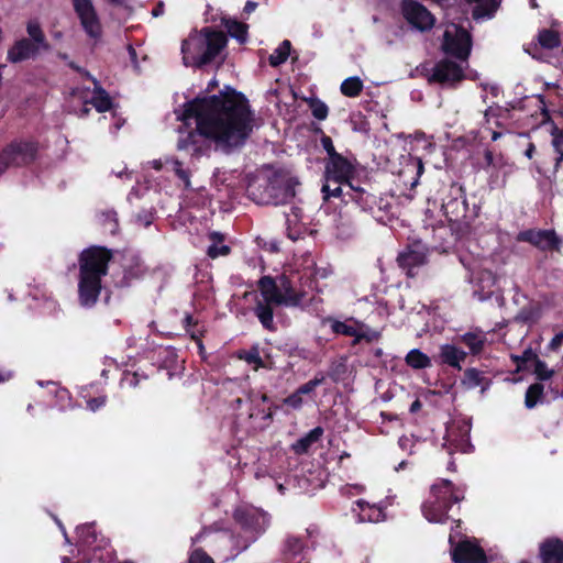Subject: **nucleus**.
Segmentation results:
<instances>
[{
    "instance_id": "7",
    "label": "nucleus",
    "mask_w": 563,
    "mask_h": 563,
    "mask_svg": "<svg viewBox=\"0 0 563 563\" xmlns=\"http://www.w3.org/2000/svg\"><path fill=\"white\" fill-rule=\"evenodd\" d=\"M472 49L471 34L462 26L451 23L446 26L441 51L459 60L466 62Z\"/></svg>"
},
{
    "instance_id": "57",
    "label": "nucleus",
    "mask_w": 563,
    "mask_h": 563,
    "mask_svg": "<svg viewBox=\"0 0 563 563\" xmlns=\"http://www.w3.org/2000/svg\"><path fill=\"white\" fill-rule=\"evenodd\" d=\"M499 111V109L494 108V106L488 107L484 112V119L486 123H489L492 119H495V112Z\"/></svg>"
},
{
    "instance_id": "52",
    "label": "nucleus",
    "mask_w": 563,
    "mask_h": 563,
    "mask_svg": "<svg viewBox=\"0 0 563 563\" xmlns=\"http://www.w3.org/2000/svg\"><path fill=\"white\" fill-rule=\"evenodd\" d=\"M361 336H363V340L366 342H373L380 338V333L378 331L367 329L366 331L362 330Z\"/></svg>"
},
{
    "instance_id": "9",
    "label": "nucleus",
    "mask_w": 563,
    "mask_h": 563,
    "mask_svg": "<svg viewBox=\"0 0 563 563\" xmlns=\"http://www.w3.org/2000/svg\"><path fill=\"white\" fill-rule=\"evenodd\" d=\"M36 152L37 147L33 142H11L0 153V165L4 170L10 167L27 165L34 161Z\"/></svg>"
},
{
    "instance_id": "60",
    "label": "nucleus",
    "mask_w": 563,
    "mask_h": 563,
    "mask_svg": "<svg viewBox=\"0 0 563 563\" xmlns=\"http://www.w3.org/2000/svg\"><path fill=\"white\" fill-rule=\"evenodd\" d=\"M534 152H536V145L530 142L527 146V150L525 151V155L527 158L531 159L533 157Z\"/></svg>"
},
{
    "instance_id": "56",
    "label": "nucleus",
    "mask_w": 563,
    "mask_h": 563,
    "mask_svg": "<svg viewBox=\"0 0 563 563\" xmlns=\"http://www.w3.org/2000/svg\"><path fill=\"white\" fill-rule=\"evenodd\" d=\"M106 402V398L104 397H98V398H92L90 399L87 405H88V408L92 411H96L97 409H99L100 407H102Z\"/></svg>"
},
{
    "instance_id": "21",
    "label": "nucleus",
    "mask_w": 563,
    "mask_h": 563,
    "mask_svg": "<svg viewBox=\"0 0 563 563\" xmlns=\"http://www.w3.org/2000/svg\"><path fill=\"white\" fill-rule=\"evenodd\" d=\"M439 358L442 364L461 369V363L466 358V352L453 344H443L440 346Z\"/></svg>"
},
{
    "instance_id": "23",
    "label": "nucleus",
    "mask_w": 563,
    "mask_h": 563,
    "mask_svg": "<svg viewBox=\"0 0 563 563\" xmlns=\"http://www.w3.org/2000/svg\"><path fill=\"white\" fill-rule=\"evenodd\" d=\"M468 3H475L472 16L474 20L492 18L497 11L500 0H466Z\"/></svg>"
},
{
    "instance_id": "12",
    "label": "nucleus",
    "mask_w": 563,
    "mask_h": 563,
    "mask_svg": "<svg viewBox=\"0 0 563 563\" xmlns=\"http://www.w3.org/2000/svg\"><path fill=\"white\" fill-rule=\"evenodd\" d=\"M401 9L405 19L417 30L428 31L434 25V16L417 1L404 0Z\"/></svg>"
},
{
    "instance_id": "36",
    "label": "nucleus",
    "mask_w": 563,
    "mask_h": 563,
    "mask_svg": "<svg viewBox=\"0 0 563 563\" xmlns=\"http://www.w3.org/2000/svg\"><path fill=\"white\" fill-rule=\"evenodd\" d=\"M210 238L216 241L213 244H211L208 250L207 254L211 258H217L218 256H224L230 253V247L228 245H218L217 242H221L223 240L222 234L218 232H212L210 234Z\"/></svg>"
},
{
    "instance_id": "10",
    "label": "nucleus",
    "mask_w": 563,
    "mask_h": 563,
    "mask_svg": "<svg viewBox=\"0 0 563 563\" xmlns=\"http://www.w3.org/2000/svg\"><path fill=\"white\" fill-rule=\"evenodd\" d=\"M71 1L86 34L97 43L101 38L102 27L91 0Z\"/></svg>"
},
{
    "instance_id": "63",
    "label": "nucleus",
    "mask_w": 563,
    "mask_h": 563,
    "mask_svg": "<svg viewBox=\"0 0 563 563\" xmlns=\"http://www.w3.org/2000/svg\"><path fill=\"white\" fill-rule=\"evenodd\" d=\"M256 7H257V3H256V2L247 1V2L245 3L244 11H245L246 13H251V12H253V11L256 9Z\"/></svg>"
},
{
    "instance_id": "53",
    "label": "nucleus",
    "mask_w": 563,
    "mask_h": 563,
    "mask_svg": "<svg viewBox=\"0 0 563 563\" xmlns=\"http://www.w3.org/2000/svg\"><path fill=\"white\" fill-rule=\"evenodd\" d=\"M563 343V331L555 334L549 343V349L556 351Z\"/></svg>"
},
{
    "instance_id": "62",
    "label": "nucleus",
    "mask_w": 563,
    "mask_h": 563,
    "mask_svg": "<svg viewBox=\"0 0 563 563\" xmlns=\"http://www.w3.org/2000/svg\"><path fill=\"white\" fill-rule=\"evenodd\" d=\"M164 13V3L159 2L156 8L153 9L152 15L153 16H159Z\"/></svg>"
},
{
    "instance_id": "4",
    "label": "nucleus",
    "mask_w": 563,
    "mask_h": 563,
    "mask_svg": "<svg viewBox=\"0 0 563 563\" xmlns=\"http://www.w3.org/2000/svg\"><path fill=\"white\" fill-rule=\"evenodd\" d=\"M227 43L225 33L211 26L191 32L181 43L184 65L200 68L212 63L225 48Z\"/></svg>"
},
{
    "instance_id": "51",
    "label": "nucleus",
    "mask_w": 563,
    "mask_h": 563,
    "mask_svg": "<svg viewBox=\"0 0 563 563\" xmlns=\"http://www.w3.org/2000/svg\"><path fill=\"white\" fill-rule=\"evenodd\" d=\"M231 539H232L234 548L236 549V552H235V554L232 555V558H235L236 555H239L242 552V551H240V547L243 544V542L245 540V532L242 531L241 533L233 534L231 537Z\"/></svg>"
},
{
    "instance_id": "44",
    "label": "nucleus",
    "mask_w": 563,
    "mask_h": 563,
    "mask_svg": "<svg viewBox=\"0 0 563 563\" xmlns=\"http://www.w3.org/2000/svg\"><path fill=\"white\" fill-rule=\"evenodd\" d=\"M538 318V311L533 307H523L518 314L516 316V321L522 322V323H529L532 321H536Z\"/></svg>"
},
{
    "instance_id": "27",
    "label": "nucleus",
    "mask_w": 563,
    "mask_h": 563,
    "mask_svg": "<svg viewBox=\"0 0 563 563\" xmlns=\"http://www.w3.org/2000/svg\"><path fill=\"white\" fill-rule=\"evenodd\" d=\"M460 340L470 349L472 354L476 355L484 350L486 335L482 331L466 332L461 335Z\"/></svg>"
},
{
    "instance_id": "29",
    "label": "nucleus",
    "mask_w": 563,
    "mask_h": 563,
    "mask_svg": "<svg viewBox=\"0 0 563 563\" xmlns=\"http://www.w3.org/2000/svg\"><path fill=\"white\" fill-rule=\"evenodd\" d=\"M26 32L31 42L38 44L40 47H42V51H49L51 46L46 41L45 34L37 21H30L26 25Z\"/></svg>"
},
{
    "instance_id": "22",
    "label": "nucleus",
    "mask_w": 563,
    "mask_h": 563,
    "mask_svg": "<svg viewBox=\"0 0 563 563\" xmlns=\"http://www.w3.org/2000/svg\"><path fill=\"white\" fill-rule=\"evenodd\" d=\"M461 384L466 389L481 387L482 393H484L489 387L490 380L485 377L482 371L477 368H467L464 372V377L461 380Z\"/></svg>"
},
{
    "instance_id": "47",
    "label": "nucleus",
    "mask_w": 563,
    "mask_h": 563,
    "mask_svg": "<svg viewBox=\"0 0 563 563\" xmlns=\"http://www.w3.org/2000/svg\"><path fill=\"white\" fill-rule=\"evenodd\" d=\"M321 145L323 150L327 152L329 156L328 158H333L334 156L340 155V153L335 151L332 139L330 136L323 135L321 137Z\"/></svg>"
},
{
    "instance_id": "14",
    "label": "nucleus",
    "mask_w": 563,
    "mask_h": 563,
    "mask_svg": "<svg viewBox=\"0 0 563 563\" xmlns=\"http://www.w3.org/2000/svg\"><path fill=\"white\" fill-rule=\"evenodd\" d=\"M397 263L409 278H413L415 269L427 263V249L420 243H413L398 254Z\"/></svg>"
},
{
    "instance_id": "1",
    "label": "nucleus",
    "mask_w": 563,
    "mask_h": 563,
    "mask_svg": "<svg viewBox=\"0 0 563 563\" xmlns=\"http://www.w3.org/2000/svg\"><path fill=\"white\" fill-rule=\"evenodd\" d=\"M178 121L185 124L196 120V128H178L176 148L187 153L191 159L209 155L211 143L216 150L230 155L245 146L257 120L247 98L231 87H225L219 95L196 98L184 104L183 110L175 111Z\"/></svg>"
},
{
    "instance_id": "55",
    "label": "nucleus",
    "mask_w": 563,
    "mask_h": 563,
    "mask_svg": "<svg viewBox=\"0 0 563 563\" xmlns=\"http://www.w3.org/2000/svg\"><path fill=\"white\" fill-rule=\"evenodd\" d=\"M350 321H353L354 324L357 325L356 334L351 335L353 338V345H356L363 340V336H361V335H362V329L365 328V324L362 322H358L356 320H353V319H350Z\"/></svg>"
},
{
    "instance_id": "34",
    "label": "nucleus",
    "mask_w": 563,
    "mask_h": 563,
    "mask_svg": "<svg viewBox=\"0 0 563 563\" xmlns=\"http://www.w3.org/2000/svg\"><path fill=\"white\" fill-rule=\"evenodd\" d=\"M228 33L236 38L239 42L244 43L247 38V26L246 24L235 21L228 20L224 23Z\"/></svg>"
},
{
    "instance_id": "41",
    "label": "nucleus",
    "mask_w": 563,
    "mask_h": 563,
    "mask_svg": "<svg viewBox=\"0 0 563 563\" xmlns=\"http://www.w3.org/2000/svg\"><path fill=\"white\" fill-rule=\"evenodd\" d=\"M303 549V543L300 539L296 538V537H289L287 538L286 542H285V549H284V553L288 556V558H294L296 555H298Z\"/></svg>"
},
{
    "instance_id": "37",
    "label": "nucleus",
    "mask_w": 563,
    "mask_h": 563,
    "mask_svg": "<svg viewBox=\"0 0 563 563\" xmlns=\"http://www.w3.org/2000/svg\"><path fill=\"white\" fill-rule=\"evenodd\" d=\"M308 103H309V108L312 112V115L317 120L322 121V120L327 119L328 113H329V108L323 101H321L318 98H312L309 100Z\"/></svg>"
},
{
    "instance_id": "25",
    "label": "nucleus",
    "mask_w": 563,
    "mask_h": 563,
    "mask_svg": "<svg viewBox=\"0 0 563 563\" xmlns=\"http://www.w3.org/2000/svg\"><path fill=\"white\" fill-rule=\"evenodd\" d=\"M93 96L89 103H91L98 112H106L112 108V100L109 93L101 87L97 79H93Z\"/></svg>"
},
{
    "instance_id": "28",
    "label": "nucleus",
    "mask_w": 563,
    "mask_h": 563,
    "mask_svg": "<svg viewBox=\"0 0 563 563\" xmlns=\"http://www.w3.org/2000/svg\"><path fill=\"white\" fill-rule=\"evenodd\" d=\"M406 364L413 369H423L431 366L430 357L419 349H412L405 357Z\"/></svg>"
},
{
    "instance_id": "6",
    "label": "nucleus",
    "mask_w": 563,
    "mask_h": 563,
    "mask_svg": "<svg viewBox=\"0 0 563 563\" xmlns=\"http://www.w3.org/2000/svg\"><path fill=\"white\" fill-rule=\"evenodd\" d=\"M442 210L456 239H462L471 232L472 221L476 218V212L468 210L466 196L462 187L455 188L452 195L443 201Z\"/></svg>"
},
{
    "instance_id": "17",
    "label": "nucleus",
    "mask_w": 563,
    "mask_h": 563,
    "mask_svg": "<svg viewBox=\"0 0 563 563\" xmlns=\"http://www.w3.org/2000/svg\"><path fill=\"white\" fill-rule=\"evenodd\" d=\"M298 184L294 178L275 175L268 180L266 190L273 199V203L278 205L295 197V186Z\"/></svg>"
},
{
    "instance_id": "31",
    "label": "nucleus",
    "mask_w": 563,
    "mask_h": 563,
    "mask_svg": "<svg viewBox=\"0 0 563 563\" xmlns=\"http://www.w3.org/2000/svg\"><path fill=\"white\" fill-rule=\"evenodd\" d=\"M340 89H341L342 95L350 97V98H355L363 90V81L356 76L349 77L345 80H343Z\"/></svg>"
},
{
    "instance_id": "64",
    "label": "nucleus",
    "mask_w": 563,
    "mask_h": 563,
    "mask_svg": "<svg viewBox=\"0 0 563 563\" xmlns=\"http://www.w3.org/2000/svg\"><path fill=\"white\" fill-rule=\"evenodd\" d=\"M421 401L419 399H416L410 406V412L415 413L419 411L421 409Z\"/></svg>"
},
{
    "instance_id": "19",
    "label": "nucleus",
    "mask_w": 563,
    "mask_h": 563,
    "mask_svg": "<svg viewBox=\"0 0 563 563\" xmlns=\"http://www.w3.org/2000/svg\"><path fill=\"white\" fill-rule=\"evenodd\" d=\"M455 563H486V555L482 548L471 541L460 542L452 552Z\"/></svg>"
},
{
    "instance_id": "50",
    "label": "nucleus",
    "mask_w": 563,
    "mask_h": 563,
    "mask_svg": "<svg viewBox=\"0 0 563 563\" xmlns=\"http://www.w3.org/2000/svg\"><path fill=\"white\" fill-rule=\"evenodd\" d=\"M538 358V355L531 349H527L520 356L516 357V361L518 363V367L520 368L521 364L529 361L536 362Z\"/></svg>"
},
{
    "instance_id": "32",
    "label": "nucleus",
    "mask_w": 563,
    "mask_h": 563,
    "mask_svg": "<svg viewBox=\"0 0 563 563\" xmlns=\"http://www.w3.org/2000/svg\"><path fill=\"white\" fill-rule=\"evenodd\" d=\"M323 323H329L332 332L335 334H341V335H345V336H351V335L356 334L357 325H352L346 322L339 321L331 317L324 319Z\"/></svg>"
},
{
    "instance_id": "46",
    "label": "nucleus",
    "mask_w": 563,
    "mask_h": 563,
    "mask_svg": "<svg viewBox=\"0 0 563 563\" xmlns=\"http://www.w3.org/2000/svg\"><path fill=\"white\" fill-rule=\"evenodd\" d=\"M188 563H214V561L202 549H196L191 552Z\"/></svg>"
},
{
    "instance_id": "11",
    "label": "nucleus",
    "mask_w": 563,
    "mask_h": 563,
    "mask_svg": "<svg viewBox=\"0 0 563 563\" xmlns=\"http://www.w3.org/2000/svg\"><path fill=\"white\" fill-rule=\"evenodd\" d=\"M517 241L528 242L541 251L560 252L562 245L554 230H525L518 233Z\"/></svg>"
},
{
    "instance_id": "3",
    "label": "nucleus",
    "mask_w": 563,
    "mask_h": 563,
    "mask_svg": "<svg viewBox=\"0 0 563 563\" xmlns=\"http://www.w3.org/2000/svg\"><path fill=\"white\" fill-rule=\"evenodd\" d=\"M111 258V251L102 246L93 245L80 253L78 298L82 307L90 308L98 301L101 278L107 275Z\"/></svg>"
},
{
    "instance_id": "49",
    "label": "nucleus",
    "mask_w": 563,
    "mask_h": 563,
    "mask_svg": "<svg viewBox=\"0 0 563 563\" xmlns=\"http://www.w3.org/2000/svg\"><path fill=\"white\" fill-rule=\"evenodd\" d=\"M284 402L294 409H299L302 406V398L301 395L296 390L294 394L285 398Z\"/></svg>"
},
{
    "instance_id": "38",
    "label": "nucleus",
    "mask_w": 563,
    "mask_h": 563,
    "mask_svg": "<svg viewBox=\"0 0 563 563\" xmlns=\"http://www.w3.org/2000/svg\"><path fill=\"white\" fill-rule=\"evenodd\" d=\"M346 184V181H336L325 179V183L322 186L323 199L329 200L331 197H340L342 194V185Z\"/></svg>"
},
{
    "instance_id": "45",
    "label": "nucleus",
    "mask_w": 563,
    "mask_h": 563,
    "mask_svg": "<svg viewBox=\"0 0 563 563\" xmlns=\"http://www.w3.org/2000/svg\"><path fill=\"white\" fill-rule=\"evenodd\" d=\"M77 530L86 543L90 544L96 541L97 536L93 523L84 525L78 527Z\"/></svg>"
},
{
    "instance_id": "61",
    "label": "nucleus",
    "mask_w": 563,
    "mask_h": 563,
    "mask_svg": "<svg viewBox=\"0 0 563 563\" xmlns=\"http://www.w3.org/2000/svg\"><path fill=\"white\" fill-rule=\"evenodd\" d=\"M246 361L249 363H262V360L257 352L249 354V356L246 357Z\"/></svg>"
},
{
    "instance_id": "2",
    "label": "nucleus",
    "mask_w": 563,
    "mask_h": 563,
    "mask_svg": "<svg viewBox=\"0 0 563 563\" xmlns=\"http://www.w3.org/2000/svg\"><path fill=\"white\" fill-rule=\"evenodd\" d=\"M260 297L256 298L252 309L262 327L269 331L277 330L274 321V307H300L306 291L294 288L290 279L286 275H282L276 280L271 276H263L257 282Z\"/></svg>"
},
{
    "instance_id": "20",
    "label": "nucleus",
    "mask_w": 563,
    "mask_h": 563,
    "mask_svg": "<svg viewBox=\"0 0 563 563\" xmlns=\"http://www.w3.org/2000/svg\"><path fill=\"white\" fill-rule=\"evenodd\" d=\"M539 558L542 563H563V540L545 539L539 545Z\"/></svg>"
},
{
    "instance_id": "18",
    "label": "nucleus",
    "mask_w": 563,
    "mask_h": 563,
    "mask_svg": "<svg viewBox=\"0 0 563 563\" xmlns=\"http://www.w3.org/2000/svg\"><path fill=\"white\" fill-rule=\"evenodd\" d=\"M42 47L38 44L31 42L29 38H21L16 41L9 49L7 58L12 64H18L26 59H34Z\"/></svg>"
},
{
    "instance_id": "42",
    "label": "nucleus",
    "mask_w": 563,
    "mask_h": 563,
    "mask_svg": "<svg viewBox=\"0 0 563 563\" xmlns=\"http://www.w3.org/2000/svg\"><path fill=\"white\" fill-rule=\"evenodd\" d=\"M533 372H534L537 378L540 379V380H548L554 374V371L548 368L547 363L544 361L540 360V358H538L534 362V371Z\"/></svg>"
},
{
    "instance_id": "26",
    "label": "nucleus",
    "mask_w": 563,
    "mask_h": 563,
    "mask_svg": "<svg viewBox=\"0 0 563 563\" xmlns=\"http://www.w3.org/2000/svg\"><path fill=\"white\" fill-rule=\"evenodd\" d=\"M322 434L323 429L321 427L313 428L306 435H303L292 444V450L297 454L307 453L310 446L320 440Z\"/></svg>"
},
{
    "instance_id": "5",
    "label": "nucleus",
    "mask_w": 563,
    "mask_h": 563,
    "mask_svg": "<svg viewBox=\"0 0 563 563\" xmlns=\"http://www.w3.org/2000/svg\"><path fill=\"white\" fill-rule=\"evenodd\" d=\"M431 494L430 499L422 505V512L428 521L434 523L444 522L451 505L464 499V492L455 488L449 479L434 484Z\"/></svg>"
},
{
    "instance_id": "30",
    "label": "nucleus",
    "mask_w": 563,
    "mask_h": 563,
    "mask_svg": "<svg viewBox=\"0 0 563 563\" xmlns=\"http://www.w3.org/2000/svg\"><path fill=\"white\" fill-rule=\"evenodd\" d=\"M538 43L545 49L556 48L561 45L560 34L553 30H542L538 34Z\"/></svg>"
},
{
    "instance_id": "39",
    "label": "nucleus",
    "mask_w": 563,
    "mask_h": 563,
    "mask_svg": "<svg viewBox=\"0 0 563 563\" xmlns=\"http://www.w3.org/2000/svg\"><path fill=\"white\" fill-rule=\"evenodd\" d=\"M357 505L360 506V508L362 510L361 519L363 521L364 520H367V521H378L379 520V517L382 515L380 509L371 507L368 504H366L363 500H358Z\"/></svg>"
},
{
    "instance_id": "35",
    "label": "nucleus",
    "mask_w": 563,
    "mask_h": 563,
    "mask_svg": "<svg viewBox=\"0 0 563 563\" xmlns=\"http://www.w3.org/2000/svg\"><path fill=\"white\" fill-rule=\"evenodd\" d=\"M543 389L544 387L540 383L532 384L528 387L525 397V405L528 409H532L537 406L543 395Z\"/></svg>"
},
{
    "instance_id": "15",
    "label": "nucleus",
    "mask_w": 563,
    "mask_h": 563,
    "mask_svg": "<svg viewBox=\"0 0 563 563\" xmlns=\"http://www.w3.org/2000/svg\"><path fill=\"white\" fill-rule=\"evenodd\" d=\"M354 173L355 167L352 162L341 154L333 158H328L324 165V178L333 180V183L346 181L350 185Z\"/></svg>"
},
{
    "instance_id": "33",
    "label": "nucleus",
    "mask_w": 563,
    "mask_h": 563,
    "mask_svg": "<svg viewBox=\"0 0 563 563\" xmlns=\"http://www.w3.org/2000/svg\"><path fill=\"white\" fill-rule=\"evenodd\" d=\"M290 53V42L288 40L283 41L279 46L274 49L272 55L269 56V65L273 67L279 66L285 63Z\"/></svg>"
},
{
    "instance_id": "59",
    "label": "nucleus",
    "mask_w": 563,
    "mask_h": 563,
    "mask_svg": "<svg viewBox=\"0 0 563 563\" xmlns=\"http://www.w3.org/2000/svg\"><path fill=\"white\" fill-rule=\"evenodd\" d=\"M137 220L142 222L144 225H150L153 221V216L152 213L145 214L143 217L141 214H137Z\"/></svg>"
},
{
    "instance_id": "54",
    "label": "nucleus",
    "mask_w": 563,
    "mask_h": 563,
    "mask_svg": "<svg viewBox=\"0 0 563 563\" xmlns=\"http://www.w3.org/2000/svg\"><path fill=\"white\" fill-rule=\"evenodd\" d=\"M104 220L110 223V230L114 232L118 229L117 213L113 211L106 212Z\"/></svg>"
},
{
    "instance_id": "43",
    "label": "nucleus",
    "mask_w": 563,
    "mask_h": 563,
    "mask_svg": "<svg viewBox=\"0 0 563 563\" xmlns=\"http://www.w3.org/2000/svg\"><path fill=\"white\" fill-rule=\"evenodd\" d=\"M324 382V376L322 374H318L314 378L301 385L297 391L300 395H307L312 393L318 386H320Z\"/></svg>"
},
{
    "instance_id": "40",
    "label": "nucleus",
    "mask_w": 563,
    "mask_h": 563,
    "mask_svg": "<svg viewBox=\"0 0 563 563\" xmlns=\"http://www.w3.org/2000/svg\"><path fill=\"white\" fill-rule=\"evenodd\" d=\"M170 163L173 164L176 176L184 181L185 188L190 189V170L183 168V163L177 158L170 159Z\"/></svg>"
},
{
    "instance_id": "13",
    "label": "nucleus",
    "mask_w": 563,
    "mask_h": 563,
    "mask_svg": "<svg viewBox=\"0 0 563 563\" xmlns=\"http://www.w3.org/2000/svg\"><path fill=\"white\" fill-rule=\"evenodd\" d=\"M463 78L464 71L460 64L450 59H442L434 65L428 80L430 82L452 86Z\"/></svg>"
},
{
    "instance_id": "58",
    "label": "nucleus",
    "mask_w": 563,
    "mask_h": 563,
    "mask_svg": "<svg viewBox=\"0 0 563 563\" xmlns=\"http://www.w3.org/2000/svg\"><path fill=\"white\" fill-rule=\"evenodd\" d=\"M484 159H485L486 166H488V167L495 166V158H494V154L492 151H489V150L485 151Z\"/></svg>"
},
{
    "instance_id": "24",
    "label": "nucleus",
    "mask_w": 563,
    "mask_h": 563,
    "mask_svg": "<svg viewBox=\"0 0 563 563\" xmlns=\"http://www.w3.org/2000/svg\"><path fill=\"white\" fill-rule=\"evenodd\" d=\"M349 187L351 189V199L363 210H372L377 205V198L375 195L369 194L364 188L354 187L352 184H350Z\"/></svg>"
},
{
    "instance_id": "8",
    "label": "nucleus",
    "mask_w": 563,
    "mask_h": 563,
    "mask_svg": "<svg viewBox=\"0 0 563 563\" xmlns=\"http://www.w3.org/2000/svg\"><path fill=\"white\" fill-rule=\"evenodd\" d=\"M233 518L245 532V540L240 547V551H245L255 542L268 522L267 516L256 509L238 508L233 512Z\"/></svg>"
},
{
    "instance_id": "48",
    "label": "nucleus",
    "mask_w": 563,
    "mask_h": 563,
    "mask_svg": "<svg viewBox=\"0 0 563 563\" xmlns=\"http://www.w3.org/2000/svg\"><path fill=\"white\" fill-rule=\"evenodd\" d=\"M494 108H497L500 110L495 112V125L500 128L503 126V120H507L510 117V110L500 106H494Z\"/></svg>"
},
{
    "instance_id": "16",
    "label": "nucleus",
    "mask_w": 563,
    "mask_h": 563,
    "mask_svg": "<svg viewBox=\"0 0 563 563\" xmlns=\"http://www.w3.org/2000/svg\"><path fill=\"white\" fill-rule=\"evenodd\" d=\"M534 100L536 107L539 110V125L551 123L550 133L552 135V146L558 154V157L555 159V168H558L560 164L563 162V129H559L551 122V117L547 109L543 97L537 96Z\"/></svg>"
}]
</instances>
